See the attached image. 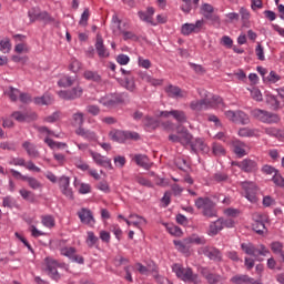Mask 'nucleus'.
I'll use <instances>...</instances> for the list:
<instances>
[{
    "label": "nucleus",
    "instance_id": "f257e3e1",
    "mask_svg": "<svg viewBox=\"0 0 284 284\" xmlns=\"http://www.w3.org/2000/svg\"><path fill=\"white\" fill-rule=\"evenodd\" d=\"M223 98L219 95H213L212 99L204 98L202 100L193 101L190 104L191 110H207V108H224Z\"/></svg>",
    "mask_w": 284,
    "mask_h": 284
},
{
    "label": "nucleus",
    "instance_id": "f03ea898",
    "mask_svg": "<svg viewBox=\"0 0 284 284\" xmlns=\"http://www.w3.org/2000/svg\"><path fill=\"white\" fill-rule=\"evenodd\" d=\"M172 270L174 274H176L178 278H181V281H184V283H201V280H199V275L194 274V272H192V268L190 267L185 268L182 267L181 264H174Z\"/></svg>",
    "mask_w": 284,
    "mask_h": 284
},
{
    "label": "nucleus",
    "instance_id": "7ed1b4c3",
    "mask_svg": "<svg viewBox=\"0 0 284 284\" xmlns=\"http://www.w3.org/2000/svg\"><path fill=\"white\" fill-rule=\"evenodd\" d=\"M241 247L245 254L254 256L256 261H263L262 258H258V256H267V254H270V250L264 244L255 246L252 243H242Z\"/></svg>",
    "mask_w": 284,
    "mask_h": 284
},
{
    "label": "nucleus",
    "instance_id": "20e7f679",
    "mask_svg": "<svg viewBox=\"0 0 284 284\" xmlns=\"http://www.w3.org/2000/svg\"><path fill=\"white\" fill-rule=\"evenodd\" d=\"M251 116H253V119H256L257 121H261V123L267 124L278 123L281 121V116H278V114L265 111L263 109L252 110Z\"/></svg>",
    "mask_w": 284,
    "mask_h": 284
},
{
    "label": "nucleus",
    "instance_id": "39448f33",
    "mask_svg": "<svg viewBox=\"0 0 284 284\" xmlns=\"http://www.w3.org/2000/svg\"><path fill=\"white\" fill-rule=\"evenodd\" d=\"M195 207H197V210H203V214L207 216V219H213V216H216L214 202L210 197H199L195 200Z\"/></svg>",
    "mask_w": 284,
    "mask_h": 284
},
{
    "label": "nucleus",
    "instance_id": "423d86ee",
    "mask_svg": "<svg viewBox=\"0 0 284 284\" xmlns=\"http://www.w3.org/2000/svg\"><path fill=\"white\" fill-rule=\"evenodd\" d=\"M197 254L200 256H206V258H209L210 261H214V263H222L223 261V253L221 252V250L214 246H201L197 250Z\"/></svg>",
    "mask_w": 284,
    "mask_h": 284
},
{
    "label": "nucleus",
    "instance_id": "0eeeda50",
    "mask_svg": "<svg viewBox=\"0 0 284 284\" xmlns=\"http://www.w3.org/2000/svg\"><path fill=\"white\" fill-rule=\"evenodd\" d=\"M128 98V93H115L106 97H102L99 100V103L104 105V108H115L119 103H123Z\"/></svg>",
    "mask_w": 284,
    "mask_h": 284
},
{
    "label": "nucleus",
    "instance_id": "6e6552de",
    "mask_svg": "<svg viewBox=\"0 0 284 284\" xmlns=\"http://www.w3.org/2000/svg\"><path fill=\"white\" fill-rule=\"evenodd\" d=\"M44 265H45L47 274L53 281H59V278H61V275L59 274V271L57 270V267H59V263L55 260H52L51 257H45Z\"/></svg>",
    "mask_w": 284,
    "mask_h": 284
},
{
    "label": "nucleus",
    "instance_id": "1a4fd4ad",
    "mask_svg": "<svg viewBox=\"0 0 284 284\" xmlns=\"http://www.w3.org/2000/svg\"><path fill=\"white\" fill-rule=\"evenodd\" d=\"M242 187L245 192V196L247 201L251 203H256V194L258 192V186H256V183L254 182H242Z\"/></svg>",
    "mask_w": 284,
    "mask_h": 284
},
{
    "label": "nucleus",
    "instance_id": "9d476101",
    "mask_svg": "<svg viewBox=\"0 0 284 284\" xmlns=\"http://www.w3.org/2000/svg\"><path fill=\"white\" fill-rule=\"evenodd\" d=\"M176 134H180V144L183 145V148H187V145H192V140L194 136L187 128L183 126L182 124L176 126Z\"/></svg>",
    "mask_w": 284,
    "mask_h": 284
},
{
    "label": "nucleus",
    "instance_id": "9b49d317",
    "mask_svg": "<svg viewBox=\"0 0 284 284\" xmlns=\"http://www.w3.org/2000/svg\"><path fill=\"white\" fill-rule=\"evenodd\" d=\"M200 274L203 276V278H205L209 284H217L225 281V277H223L221 274L211 273L210 268L207 267H201Z\"/></svg>",
    "mask_w": 284,
    "mask_h": 284
},
{
    "label": "nucleus",
    "instance_id": "f8f14e48",
    "mask_svg": "<svg viewBox=\"0 0 284 284\" xmlns=\"http://www.w3.org/2000/svg\"><path fill=\"white\" fill-rule=\"evenodd\" d=\"M234 165L247 174H252V172H256L258 170V163L252 159H244L241 162H235Z\"/></svg>",
    "mask_w": 284,
    "mask_h": 284
},
{
    "label": "nucleus",
    "instance_id": "ddd939ff",
    "mask_svg": "<svg viewBox=\"0 0 284 284\" xmlns=\"http://www.w3.org/2000/svg\"><path fill=\"white\" fill-rule=\"evenodd\" d=\"M62 256H67V258H70L73 263H79L80 265H83L84 258L81 255L77 254V248L74 247H63L61 248Z\"/></svg>",
    "mask_w": 284,
    "mask_h": 284
},
{
    "label": "nucleus",
    "instance_id": "4468645a",
    "mask_svg": "<svg viewBox=\"0 0 284 284\" xmlns=\"http://www.w3.org/2000/svg\"><path fill=\"white\" fill-rule=\"evenodd\" d=\"M90 154L97 165H100L101 168H108L109 170H114V166H112V160L109 158L103 156L101 153L94 151H90Z\"/></svg>",
    "mask_w": 284,
    "mask_h": 284
},
{
    "label": "nucleus",
    "instance_id": "2eb2a0df",
    "mask_svg": "<svg viewBox=\"0 0 284 284\" xmlns=\"http://www.w3.org/2000/svg\"><path fill=\"white\" fill-rule=\"evenodd\" d=\"M203 24V20H197L195 23H185L182 26L181 32L184 34V37H189V34H192V32H201Z\"/></svg>",
    "mask_w": 284,
    "mask_h": 284
},
{
    "label": "nucleus",
    "instance_id": "dca6fc26",
    "mask_svg": "<svg viewBox=\"0 0 284 284\" xmlns=\"http://www.w3.org/2000/svg\"><path fill=\"white\" fill-rule=\"evenodd\" d=\"M164 91L170 99H184L185 97V92L174 84H169L164 88Z\"/></svg>",
    "mask_w": 284,
    "mask_h": 284
},
{
    "label": "nucleus",
    "instance_id": "f3484780",
    "mask_svg": "<svg viewBox=\"0 0 284 284\" xmlns=\"http://www.w3.org/2000/svg\"><path fill=\"white\" fill-rule=\"evenodd\" d=\"M95 50L100 59H108V57H110V51H108V48H105L103 37H101V34L97 36Z\"/></svg>",
    "mask_w": 284,
    "mask_h": 284
},
{
    "label": "nucleus",
    "instance_id": "a211bd4d",
    "mask_svg": "<svg viewBox=\"0 0 284 284\" xmlns=\"http://www.w3.org/2000/svg\"><path fill=\"white\" fill-rule=\"evenodd\" d=\"M78 216L84 225H92V223H94V215H92V211L88 209H81L78 212Z\"/></svg>",
    "mask_w": 284,
    "mask_h": 284
},
{
    "label": "nucleus",
    "instance_id": "6ab92c4d",
    "mask_svg": "<svg viewBox=\"0 0 284 284\" xmlns=\"http://www.w3.org/2000/svg\"><path fill=\"white\" fill-rule=\"evenodd\" d=\"M191 151L195 154L197 152H202L203 154L210 152V148H207V144L203 141V139H196L194 142H191Z\"/></svg>",
    "mask_w": 284,
    "mask_h": 284
},
{
    "label": "nucleus",
    "instance_id": "aec40b11",
    "mask_svg": "<svg viewBox=\"0 0 284 284\" xmlns=\"http://www.w3.org/2000/svg\"><path fill=\"white\" fill-rule=\"evenodd\" d=\"M119 83L122 88L128 90L129 92H136V82L134 81V77L129 75L124 79H120Z\"/></svg>",
    "mask_w": 284,
    "mask_h": 284
},
{
    "label": "nucleus",
    "instance_id": "412c9836",
    "mask_svg": "<svg viewBox=\"0 0 284 284\" xmlns=\"http://www.w3.org/2000/svg\"><path fill=\"white\" fill-rule=\"evenodd\" d=\"M233 145V152L234 154H236V156H239V159H243V156L247 155V152L245 151V142H242L240 140H234L232 142Z\"/></svg>",
    "mask_w": 284,
    "mask_h": 284
},
{
    "label": "nucleus",
    "instance_id": "4be33fe9",
    "mask_svg": "<svg viewBox=\"0 0 284 284\" xmlns=\"http://www.w3.org/2000/svg\"><path fill=\"white\" fill-rule=\"evenodd\" d=\"M22 148L26 150L30 159H39L40 153H39V150H37V144L30 141H26L23 142Z\"/></svg>",
    "mask_w": 284,
    "mask_h": 284
},
{
    "label": "nucleus",
    "instance_id": "5701e85b",
    "mask_svg": "<svg viewBox=\"0 0 284 284\" xmlns=\"http://www.w3.org/2000/svg\"><path fill=\"white\" fill-rule=\"evenodd\" d=\"M134 161L136 165L143 168L144 170H150V168H152V162H150V158H148V155L136 154L134 156Z\"/></svg>",
    "mask_w": 284,
    "mask_h": 284
},
{
    "label": "nucleus",
    "instance_id": "b1692460",
    "mask_svg": "<svg viewBox=\"0 0 284 284\" xmlns=\"http://www.w3.org/2000/svg\"><path fill=\"white\" fill-rule=\"evenodd\" d=\"M75 134H78V136H82V139H87V141H94L97 139V133L91 130H87L83 126L78 128Z\"/></svg>",
    "mask_w": 284,
    "mask_h": 284
},
{
    "label": "nucleus",
    "instance_id": "393cba45",
    "mask_svg": "<svg viewBox=\"0 0 284 284\" xmlns=\"http://www.w3.org/2000/svg\"><path fill=\"white\" fill-rule=\"evenodd\" d=\"M29 17L34 21V19H39L40 21H45V23H50L54 21V18L50 17L49 12H40V13H33L32 11H29Z\"/></svg>",
    "mask_w": 284,
    "mask_h": 284
},
{
    "label": "nucleus",
    "instance_id": "a878e982",
    "mask_svg": "<svg viewBox=\"0 0 284 284\" xmlns=\"http://www.w3.org/2000/svg\"><path fill=\"white\" fill-rule=\"evenodd\" d=\"M109 136H110L111 141H115L116 143H125V141H126L125 131L113 130V131H110Z\"/></svg>",
    "mask_w": 284,
    "mask_h": 284
},
{
    "label": "nucleus",
    "instance_id": "bb28decb",
    "mask_svg": "<svg viewBox=\"0 0 284 284\" xmlns=\"http://www.w3.org/2000/svg\"><path fill=\"white\" fill-rule=\"evenodd\" d=\"M33 103L36 105H52V103H54V99H52L50 94L45 93L42 97L34 98Z\"/></svg>",
    "mask_w": 284,
    "mask_h": 284
},
{
    "label": "nucleus",
    "instance_id": "cd10ccee",
    "mask_svg": "<svg viewBox=\"0 0 284 284\" xmlns=\"http://www.w3.org/2000/svg\"><path fill=\"white\" fill-rule=\"evenodd\" d=\"M77 83V77L63 75L59 81L60 88H72Z\"/></svg>",
    "mask_w": 284,
    "mask_h": 284
},
{
    "label": "nucleus",
    "instance_id": "c85d7f7f",
    "mask_svg": "<svg viewBox=\"0 0 284 284\" xmlns=\"http://www.w3.org/2000/svg\"><path fill=\"white\" fill-rule=\"evenodd\" d=\"M221 230H223V222H221V219H219L217 221L211 223L209 234L210 236H216Z\"/></svg>",
    "mask_w": 284,
    "mask_h": 284
},
{
    "label": "nucleus",
    "instance_id": "c756f323",
    "mask_svg": "<svg viewBox=\"0 0 284 284\" xmlns=\"http://www.w3.org/2000/svg\"><path fill=\"white\" fill-rule=\"evenodd\" d=\"M118 30L121 32V34L123 36V40L124 41H139V37L132 32V31H126L125 29H123V27L118 26Z\"/></svg>",
    "mask_w": 284,
    "mask_h": 284
},
{
    "label": "nucleus",
    "instance_id": "7c9ffc66",
    "mask_svg": "<svg viewBox=\"0 0 284 284\" xmlns=\"http://www.w3.org/2000/svg\"><path fill=\"white\" fill-rule=\"evenodd\" d=\"M83 77L84 79H87V81H93V83H101V75L99 74V72L87 70L84 71Z\"/></svg>",
    "mask_w": 284,
    "mask_h": 284
},
{
    "label": "nucleus",
    "instance_id": "2f4dec72",
    "mask_svg": "<svg viewBox=\"0 0 284 284\" xmlns=\"http://www.w3.org/2000/svg\"><path fill=\"white\" fill-rule=\"evenodd\" d=\"M184 3L182 4L181 9L186 14L192 12V8H199V1L200 0H182Z\"/></svg>",
    "mask_w": 284,
    "mask_h": 284
},
{
    "label": "nucleus",
    "instance_id": "473e14b6",
    "mask_svg": "<svg viewBox=\"0 0 284 284\" xmlns=\"http://www.w3.org/2000/svg\"><path fill=\"white\" fill-rule=\"evenodd\" d=\"M174 245L178 247L179 252H182L183 254L190 252V242L187 241V237L183 241H174Z\"/></svg>",
    "mask_w": 284,
    "mask_h": 284
},
{
    "label": "nucleus",
    "instance_id": "72a5a7b5",
    "mask_svg": "<svg viewBox=\"0 0 284 284\" xmlns=\"http://www.w3.org/2000/svg\"><path fill=\"white\" fill-rule=\"evenodd\" d=\"M7 97H9L10 101L16 103V101L19 100V95L21 94V90L14 88V87H9V89L4 92Z\"/></svg>",
    "mask_w": 284,
    "mask_h": 284
},
{
    "label": "nucleus",
    "instance_id": "f704fd0d",
    "mask_svg": "<svg viewBox=\"0 0 284 284\" xmlns=\"http://www.w3.org/2000/svg\"><path fill=\"white\" fill-rule=\"evenodd\" d=\"M171 116H173L178 123H187V115L181 110H172Z\"/></svg>",
    "mask_w": 284,
    "mask_h": 284
},
{
    "label": "nucleus",
    "instance_id": "c9c22d12",
    "mask_svg": "<svg viewBox=\"0 0 284 284\" xmlns=\"http://www.w3.org/2000/svg\"><path fill=\"white\" fill-rule=\"evenodd\" d=\"M233 284H252V277L248 275H235L231 278Z\"/></svg>",
    "mask_w": 284,
    "mask_h": 284
},
{
    "label": "nucleus",
    "instance_id": "e433bc0d",
    "mask_svg": "<svg viewBox=\"0 0 284 284\" xmlns=\"http://www.w3.org/2000/svg\"><path fill=\"white\" fill-rule=\"evenodd\" d=\"M252 229L256 234H263L265 232V222L258 217L257 220H254L252 223Z\"/></svg>",
    "mask_w": 284,
    "mask_h": 284
},
{
    "label": "nucleus",
    "instance_id": "4c0bfd02",
    "mask_svg": "<svg viewBox=\"0 0 284 284\" xmlns=\"http://www.w3.org/2000/svg\"><path fill=\"white\" fill-rule=\"evenodd\" d=\"M142 123L145 128H151V130H156V128H159V120L149 115L143 118Z\"/></svg>",
    "mask_w": 284,
    "mask_h": 284
},
{
    "label": "nucleus",
    "instance_id": "58836bf2",
    "mask_svg": "<svg viewBox=\"0 0 284 284\" xmlns=\"http://www.w3.org/2000/svg\"><path fill=\"white\" fill-rule=\"evenodd\" d=\"M266 103L270 105L271 110H281V102L274 95H266Z\"/></svg>",
    "mask_w": 284,
    "mask_h": 284
},
{
    "label": "nucleus",
    "instance_id": "ea45409f",
    "mask_svg": "<svg viewBox=\"0 0 284 284\" xmlns=\"http://www.w3.org/2000/svg\"><path fill=\"white\" fill-rule=\"evenodd\" d=\"M235 119V123H241L242 125H247V123H250V116L243 111H236Z\"/></svg>",
    "mask_w": 284,
    "mask_h": 284
},
{
    "label": "nucleus",
    "instance_id": "a19ab883",
    "mask_svg": "<svg viewBox=\"0 0 284 284\" xmlns=\"http://www.w3.org/2000/svg\"><path fill=\"white\" fill-rule=\"evenodd\" d=\"M190 245L194 243L195 245H205L207 243V240H205L203 236H199L196 234H192L191 236L186 237Z\"/></svg>",
    "mask_w": 284,
    "mask_h": 284
},
{
    "label": "nucleus",
    "instance_id": "79ce46f5",
    "mask_svg": "<svg viewBox=\"0 0 284 284\" xmlns=\"http://www.w3.org/2000/svg\"><path fill=\"white\" fill-rule=\"evenodd\" d=\"M203 16L207 19V21H211V26L221 28V18L219 16L214 13H203Z\"/></svg>",
    "mask_w": 284,
    "mask_h": 284
},
{
    "label": "nucleus",
    "instance_id": "37998d69",
    "mask_svg": "<svg viewBox=\"0 0 284 284\" xmlns=\"http://www.w3.org/2000/svg\"><path fill=\"white\" fill-rule=\"evenodd\" d=\"M73 125H78L79 128H83V123H85V118L82 112H77L72 115Z\"/></svg>",
    "mask_w": 284,
    "mask_h": 284
},
{
    "label": "nucleus",
    "instance_id": "c03bdc74",
    "mask_svg": "<svg viewBox=\"0 0 284 284\" xmlns=\"http://www.w3.org/2000/svg\"><path fill=\"white\" fill-rule=\"evenodd\" d=\"M10 50H12L10 39L6 38L4 40H0V51L3 52V54H8Z\"/></svg>",
    "mask_w": 284,
    "mask_h": 284
},
{
    "label": "nucleus",
    "instance_id": "a18cd8bd",
    "mask_svg": "<svg viewBox=\"0 0 284 284\" xmlns=\"http://www.w3.org/2000/svg\"><path fill=\"white\" fill-rule=\"evenodd\" d=\"M212 152L214 156H225V148L219 143H213Z\"/></svg>",
    "mask_w": 284,
    "mask_h": 284
},
{
    "label": "nucleus",
    "instance_id": "49530a36",
    "mask_svg": "<svg viewBox=\"0 0 284 284\" xmlns=\"http://www.w3.org/2000/svg\"><path fill=\"white\" fill-rule=\"evenodd\" d=\"M240 14L242 17L243 26H245V28H250V11L245 8H241Z\"/></svg>",
    "mask_w": 284,
    "mask_h": 284
},
{
    "label": "nucleus",
    "instance_id": "de8ad7c7",
    "mask_svg": "<svg viewBox=\"0 0 284 284\" xmlns=\"http://www.w3.org/2000/svg\"><path fill=\"white\" fill-rule=\"evenodd\" d=\"M23 181H27L28 185L32 189V190H39V187H41V182H39L37 179L34 178H23Z\"/></svg>",
    "mask_w": 284,
    "mask_h": 284
},
{
    "label": "nucleus",
    "instance_id": "09e8293b",
    "mask_svg": "<svg viewBox=\"0 0 284 284\" xmlns=\"http://www.w3.org/2000/svg\"><path fill=\"white\" fill-rule=\"evenodd\" d=\"M71 93V101H74V99H81L82 94H83V88H81L80 85L69 90Z\"/></svg>",
    "mask_w": 284,
    "mask_h": 284
},
{
    "label": "nucleus",
    "instance_id": "8fccbe9b",
    "mask_svg": "<svg viewBox=\"0 0 284 284\" xmlns=\"http://www.w3.org/2000/svg\"><path fill=\"white\" fill-rule=\"evenodd\" d=\"M60 119H61V112L55 111L51 115L45 116L43 121H45V123H57V121H59Z\"/></svg>",
    "mask_w": 284,
    "mask_h": 284
},
{
    "label": "nucleus",
    "instance_id": "3c124183",
    "mask_svg": "<svg viewBox=\"0 0 284 284\" xmlns=\"http://www.w3.org/2000/svg\"><path fill=\"white\" fill-rule=\"evenodd\" d=\"M135 265L138 267V272H140L141 274H148L149 272H156V265H153V267L144 266L141 263H136Z\"/></svg>",
    "mask_w": 284,
    "mask_h": 284
},
{
    "label": "nucleus",
    "instance_id": "603ef678",
    "mask_svg": "<svg viewBox=\"0 0 284 284\" xmlns=\"http://www.w3.org/2000/svg\"><path fill=\"white\" fill-rule=\"evenodd\" d=\"M273 183L277 185V187H284V176L278 173V171L272 178Z\"/></svg>",
    "mask_w": 284,
    "mask_h": 284
},
{
    "label": "nucleus",
    "instance_id": "864d4df0",
    "mask_svg": "<svg viewBox=\"0 0 284 284\" xmlns=\"http://www.w3.org/2000/svg\"><path fill=\"white\" fill-rule=\"evenodd\" d=\"M256 130L250 128H242L239 130V136H254Z\"/></svg>",
    "mask_w": 284,
    "mask_h": 284
},
{
    "label": "nucleus",
    "instance_id": "5fc2aeb1",
    "mask_svg": "<svg viewBox=\"0 0 284 284\" xmlns=\"http://www.w3.org/2000/svg\"><path fill=\"white\" fill-rule=\"evenodd\" d=\"M98 241H99V237L94 235V232H88L87 244L89 245V247H94Z\"/></svg>",
    "mask_w": 284,
    "mask_h": 284
},
{
    "label": "nucleus",
    "instance_id": "6e6d98bb",
    "mask_svg": "<svg viewBox=\"0 0 284 284\" xmlns=\"http://www.w3.org/2000/svg\"><path fill=\"white\" fill-rule=\"evenodd\" d=\"M87 112L92 116H99V114H101V109L99 105L91 104L87 106Z\"/></svg>",
    "mask_w": 284,
    "mask_h": 284
},
{
    "label": "nucleus",
    "instance_id": "4d7b16f0",
    "mask_svg": "<svg viewBox=\"0 0 284 284\" xmlns=\"http://www.w3.org/2000/svg\"><path fill=\"white\" fill-rule=\"evenodd\" d=\"M42 225L44 227H54V217L52 215L42 216Z\"/></svg>",
    "mask_w": 284,
    "mask_h": 284
},
{
    "label": "nucleus",
    "instance_id": "13d9d810",
    "mask_svg": "<svg viewBox=\"0 0 284 284\" xmlns=\"http://www.w3.org/2000/svg\"><path fill=\"white\" fill-rule=\"evenodd\" d=\"M143 81H145L146 83H151V85H161V83H163V80H156L154 78H152L149 74H144L142 77Z\"/></svg>",
    "mask_w": 284,
    "mask_h": 284
},
{
    "label": "nucleus",
    "instance_id": "bf43d9fd",
    "mask_svg": "<svg viewBox=\"0 0 284 284\" xmlns=\"http://www.w3.org/2000/svg\"><path fill=\"white\" fill-rule=\"evenodd\" d=\"M20 195L24 201H30L31 203H34V194L28 190H20Z\"/></svg>",
    "mask_w": 284,
    "mask_h": 284
},
{
    "label": "nucleus",
    "instance_id": "052dcab7",
    "mask_svg": "<svg viewBox=\"0 0 284 284\" xmlns=\"http://www.w3.org/2000/svg\"><path fill=\"white\" fill-rule=\"evenodd\" d=\"M255 54L260 61H265V51L263 49V45H261V43H257L255 48Z\"/></svg>",
    "mask_w": 284,
    "mask_h": 284
},
{
    "label": "nucleus",
    "instance_id": "680f3d73",
    "mask_svg": "<svg viewBox=\"0 0 284 284\" xmlns=\"http://www.w3.org/2000/svg\"><path fill=\"white\" fill-rule=\"evenodd\" d=\"M90 19V9H84L83 13L81 14V19L79 21L80 26H88V20Z\"/></svg>",
    "mask_w": 284,
    "mask_h": 284
},
{
    "label": "nucleus",
    "instance_id": "e2e57ef3",
    "mask_svg": "<svg viewBox=\"0 0 284 284\" xmlns=\"http://www.w3.org/2000/svg\"><path fill=\"white\" fill-rule=\"evenodd\" d=\"M116 62L120 64V65H128V63H130V57H128L126 54H119L116 57Z\"/></svg>",
    "mask_w": 284,
    "mask_h": 284
},
{
    "label": "nucleus",
    "instance_id": "0e129e2a",
    "mask_svg": "<svg viewBox=\"0 0 284 284\" xmlns=\"http://www.w3.org/2000/svg\"><path fill=\"white\" fill-rule=\"evenodd\" d=\"M136 183L140 185H143L144 187H152V182L150 180L142 178V176H136L135 178Z\"/></svg>",
    "mask_w": 284,
    "mask_h": 284
},
{
    "label": "nucleus",
    "instance_id": "69168bd1",
    "mask_svg": "<svg viewBox=\"0 0 284 284\" xmlns=\"http://www.w3.org/2000/svg\"><path fill=\"white\" fill-rule=\"evenodd\" d=\"M221 43L225 48H232V45H234V41L232 40V38H230V36H223L221 39Z\"/></svg>",
    "mask_w": 284,
    "mask_h": 284
},
{
    "label": "nucleus",
    "instance_id": "338daca9",
    "mask_svg": "<svg viewBox=\"0 0 284 284\" xmlns=\"http://www.w3.org/2000/svg\"><path fill=\"white\" fill-rule=\"evenodd\" d=\"M271 250L273 254H278L283 250V243L281 242L271 243Z\"/></svg>",
    "mask_w": 284,
    "mask_h": 284
},
{
    "label": "nucleus",
    "instance_id": "774afa93",
    "mask_svg": "<svg viewBox=\"0 0 284 284\" xmlns=\"http://www.w3.org/2000/svg\"><path fill=\"white\" fill-rule=\"evenodd\" d=\"M213 179L216 181V183H223L227 181V174L217 172L213 175Z\"/></svg>",
    "mask_w": 284,
    "mask_h": 284
}]
</instances>
